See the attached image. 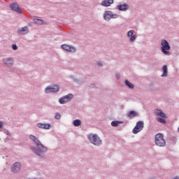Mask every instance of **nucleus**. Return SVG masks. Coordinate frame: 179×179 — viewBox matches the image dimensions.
I'll return each mask as SVG.
<instances>
[{
  "mask_svg": "<svg viewBox=\"0 0 179 179\" xmlns=\"http://www.w3.org/2000/svg\"><path fill=\"white\" fill-rule=\"evenodd\" d=\"M34 142L35 145H36L37 148L32 146L31 147V150H32L34 153H36L37 156H39V157L44 159L45 157V153L48 151V148L43 145L41 141L37 138L34 140Z\"/></svg>",
  "mask_w": 179,
  "mask_h": 179,
  "instance_id": "f257e3e1",
  "label": "nucleus"
},
{
  "mask_svg": "<svg viewBox=\"0 0 179 179\" xmlns=\"http://www.w3.org/2000/svg\"><path fill=\"white\" fill-rule=\"evenodd\" d=\"M87 139L90 143L94 145V146H100L103 145V141L97 134H90L87 136Z\"/></svg>",
  "mask_w": 179,
  "mask_h": 179,
  "instance_id": "f03ea898",
  "label": "nucleus"
},
{
  "mask_svg": "<svg viewBox=\"0 0 179 179\" xmlns=\"http://www.w3.org/2000/svg\"><path fill=\"white\" fill-rule=\"evenodd\" d=\"M161 51L164 55H171L170 50H171V46L170 43L166 39H163L161 42Z\"/></svg>",
  "mask_w": 179,
  "mask_h": 179,
  "instance_id": "7ed1b4c3",
  "label": "nucleus"
},
{
  "mask_svg": "<svg viewBox=\"0 0 179 179\" xmlns=\"http://www.w3.org/2000/svg\"><path fill=\"white\" fill-rule=\"evenodd\" d=\"M155 144L159 148H164L166 146V140H164V134H157L155 135Z\"/></svg>",
  "mask_w": 179,
  "mask_h": 179,
  "instance_id": "20e7f679",
  "label": "nucleus"
},
{
  "mask_svg": "<svg viewBox=\"0 0 179 179\" xmlns=\"http://www.w3.org/2000/svg\"><path fill=\"white\" fill-rule=\"evenodd\" d=\"M120 15L114 14L111 10H106L103 13V19L106 22H110L111 19H117Z\"/></svg>",
  "mask_w": 179,
  "mask_h": 179,
  "instance_id": "39448f33",
  "label": "nucleus"
},
{
  "mask_svg": "<svg viewBox=\"0 0 179 179\" xmlns=\"http://www.w3.org/2000/svg\"><path fill=\"white\" fill-rule=\"evenodd\" d=\"M61 90V87L58 85H52L48 86L45 89V93L48 94V93H58Z\"/></svg>",
  "mask_w": 179,
  "mask_h": 179,
  "instance_id": "423d86ee",
  "label": "nucleus"
},
{
  "mask_svg": "<svg viewBox=\"0 0 179 179\" xmlns=\"http://www.w3.org/2000/svg\"><path fill=\"white\" fill-rule=\"evenodd\" d=\"M145 127V123L143 122V121L142 120H139L136 122V126L134 127V128L133 129V134H134V135H136V134H139V132H141V131H142V129H143Z\"/></svg>",
  "mask_w": 179,
  "mask_h": 179,
  "instance_id": "0eeeda50",
  "label": "nucleus"
},
{
  "mask_svg": "<svg viewBox=\"0 0 179 179\" xmlns=\"http://www.w3.org/2000/svg\"><path fill=\"white\" fill-rule=\"evenodd\" d=\"M73 99V94L70 93L67 95H65L61 97L59 99V103L60 104H66V103H69V101H71V100H72Z\"/></svg>",
  "mask_w": 179,
  "mask_h": 179,
  "instance_id": "6e6552de",
  "label": "nucleus"
},
{
  "mask_svg": "<svg viewBox=\"0 0 179 179\" xmlns=\"http://www.w3.org/2000/svg\"><path fill=\"white\" fill-rule=\"evenodd\" d=\"M61 48H62V50H64L65 51H67V52H76V48L72 45L63 44L61 45Z\"/></svg>",
  "mask_w": 179,
  "mask_h": 179,
  "instance_id": "1a4fd4ad",
  "label": "nucleus"
},
{
  "mask_svg": "<svg viewBox=\"0 0 179 179\" xmlns=\"http://www.w3.org/2000/svg\"><path fill=\"white\" fill-rule=\"evenodd\" d=\"M20 162H15L13 166H11V173L13 174H17V173L20 172Z\"/></svg>",
  "mask_w": 179,
  "mask_h": 179,
  "instance_id": "9d476101",
  "label": "nucleus"
},
{
  "mask_svg": "<svg viewBox=\"0 0 179 179\" xmlns=\"http://www.w3.org/2000/svg\"><path fill=\"white\" fill-rule=\"evenodd\" d=\"M10 8L11 10H14V12H17V13H19L20 15L22 14V8H20L17 3L10 4Z\"/></svg>",
  "mask_w": 179,
  "mask_h": 179,
  "instance_id": "9b49d317",
  "label": "nucleus"
},
{
  "mask_svg": "<svg viewBox=\"0 0 179 179\" xmlns=\"http://www.w3.org/2000/svg\"><path fill=\"white\" fill-rule=\"evenodd\" d=\"M3 64L6 65L8 68H10L13 65V58L12 57H7L3 59Z\"/></svg>",
  "mask_w": 179,
  "mask_h": 179,
  "instance_id": "f8f14e48",
  "label": "nucleus"
},
{
  "mask_svg": "<svg viewBox=\"0 0 179 179\" xmlns=\"http://www.w3.org/2000/svg\"><path fill=\"white\" fill-rule=\"evenodd\" d=\"M70 79H72L74 82V83H77V85H80L81 86H83L85 85V82L83 79H78L75 78V76L71 75L69 76Z\"/></svg>",
  "mask_w": 179,
  "mask_h": 179,
  "instance_id": "ddd939ff",
  "label": "nucleus"
},
{
  "mask_svg": "<svg viewBox=\"0 0 179 179\" xmlns=\"http://www.w3.org/2000/svg\"><path fill=\"white\" fill-rule=\"evenodd\" d=\"M117 9L120 12H125L129 9V5H128L127 3H124V4H120L117 6Z\"/></svg>",
  "mask_w": 179,
  "mask_h": 179,
  "instance_id": "4468645a",
  "label": "nucleus"
},
{
  "mask_svg": "<svg viewBox=\"0 0 179 179\" xmlns=\"http://www.w3.org/2000/svg\"><path fill=\"white\" fill-rule=\"evenodd\" d=\"M127 117L129 118L130 120H132V118H135V117H138L139 115V113L135 110H130L126 114Z\"/></svg>",
  "mask_w": 179,
  "mask_h": 179,
  "instance_id": "2eb2a0df",
  "label": "nucleus"
},
{
  "mask_svg": "<svg viewBox=\"0 0 179 179\" xmlns=\"http://www.w3.org/2000/svg\"><path fill=\"white\" fill-rule=\"evenodd\" d=\"M17 33L20 36L27 34L29 33V28L27 27H23L21 29H18Z\"/></svg>",
  "mask_w": 179,
  "mask_h": 179,
  "instance_id": "dca6fc26",
  "label": "nucleus"
},
{
  "mask_svg": "<svg viewBox=\"0 0 179 179\" xmlns=\"http://www.w3.org/2000/svg\"><path fill=\"white\" fill-rule=\"evenodd\" d=\"M155 113L156 115L161 117V118H168L167 115L160 109H155Z\"/></svg>",
  "mask_w": 179,
  "mask_h": 179,
  "instance_id": "f3484780",
  "label": "nucleus"
},
{
  "mask_svg": "<svg viewBox=\"0 0 179 179\" xmlns=\"http://www.w3.org/2000/svg\"><path fill=\"white\" fill-rule=\"evenodd\" d=\"M114 3V0H103L101 3V5L102 6H104L105 8H108V6H111Z\"/></svg>",
  "mask_w": 179,
  "mask_h": 179,
  "instance_id": "a211bd4d",
  "label": "nucleus"
},
{
  "mask_svg": "<svg viewBox=\"0 0 179 179\" xmlns=\"http://www.w3.org/2000/svg\"><path fill=\"white\" fill-rule=\"evenodd\" d=\"M162 78H166L169 73V69H167V65H164L162 67Z\"/></svg>",
  "mask_w": 179,
  "mask_h": 179,
  "instance_id": "6ab92c4d",
  "label": "nucleus"
},
{
  "mask_svg": "<svg viewBox=\"0 0 179 179\" xmlns=\"http://www.w3.org/2000/svg\"><path fill=\"white\" fill-rule=\"evenodd\" d=\"M124 85L127 87H129V89H134L135 88V85L132 83L129 82V80H124Z\"/></svg>",
  "mask_w": 179,
  "mask_h": 179,
  "instance_id": "aec40b11",
  "label": "nucleus"
},
{
  "mask_svg": "<svg viewBox=\"0 0 179 179\" xmlns=\"http://www.w3.org/2000/svg\"><path fill=\"white\" fill-rule=\"evenodd\" d=\"M120 124H124V121L113 120L111 122V127H117Z\"/></svg>",
  "mask_w": 179,
  "mask_h": 179,
  "instance_id": "412c9836",
  "label": "nucleus"
},
{
  "mask_svg": "<svg viewBox=\"0 0 179 179\" xmlns=\"http://www.w3.org/2000/svg\"><path fill=\"white\" fill-rule=\"evenodd\" d=\"M34 22L36 24H44L45 23V22H44V20H43L41 19H38V18H34Z\"/></svg>",
  "mask_w": 179,
  "mask_h": 179,
  "instance_id": "4be33fe9",
  "label": "nucleus"
},
{
  "mask_svg": "<svg viewBox=\"0 0 179 179\" xmlns=\"http://www.w3.org/2000/svg\"><path fill=\"white\" fill-rule=\"evenodd\" d=\"M73 125L74 127H80V125H82V121H80L79 119H76L73 120Z\"/></svg>",
  "mask_w": 179,
  "mask_h": 179,
  "instance_id": "5701e85b",
  "label": "nucleus"
},
{
  "mask_svg": "<svg viewBox=\"0 0 179 179\" xmlns=\"http://www.w3.org/2000/svg\"><path fill=\"white\" fill-rule=\"evenodd\" d=\"M157 121H158V122H160V124H166L167 122L166 121V120L163 117H157Z\"/></svg>",
  "mask_w": 179,
  "mask_h": 179,
  "instance_id": "b1692460",
  "label": "nucleus"
},
{
  "mask_svg": "<svg viewBox=\"0 0 179 179\" xmlns=\"http://www.w3.org/2000/svg\"><path fill=\"white\" fill-rule=\"evenodd\" d=\"M136 40V34H134L133 36H130L129 41L130 43H134Z\"/></svg>",
  "mask_w": 179,
  "mask_h": 179,
  "instance_id": "393cba45",
  "label": "nucleus"
},
{
  "mask_svg": "<svg viewBox=\"0 0 179 179\" xmlns=\"http://www.w3.org/2000/svg\"><path fill=\"white\" fill-rule=\"evenodd\" d=\"M51 128V124L50 123L44 124L43 123V129H50Z\"/></svg>",
  "mask_w": 179,
  "mask_h": 179,
  "instance_id": "a878e982",
  "label": "nucleus"
},
{
  "mask_svg": "<svg viewBox=\"0 0 179 179\" xmlns=\"http://www.w3.org/2000/svg\"><path fill=\"white\" fill-rule=\"evenodd\" d=\"M36 127H38V128H40L41 129H44V123H38L36 124Z\"/></svg>",
  "mask_w": 179,
  "mask_h": 179,
  "instance_id": "bb28decb",
  "label": "nucleus"
},
{
  "mask_svg": "<svg viewBox=\"0 0 179 179\" xmlns=\"http://www.w3.org/2000/svg\"><path fill=\"white\" fill-rule=\"evenodd\" d=\"M55 118V120H61V113H56Z\"/></svg>",
  "mask_w": 179,
  "mask_h": 179,
  "instance_id": "cd10ccee",
  "label": "nucleus"
},
{
  "mask_svg": "<svg viewBox=\"0 0 179 179\" xmlns=\"http://www.w3.org/2000/svg\"><path fill=\"white\" fill-rule=\"evenodd\" d=\"M134 35V30H130L127 32V37H131Z\"/></svg>",
  "mask_w": 179,
  "mask_h": 179,
  "instance_id": "c85d7f7f",
  "label": "nucleus"
},
{
  "mask_svg": "<svg viewBox=\"0 0 179 179\" xmlns=\"http://www.w3.org/2000/svg\"><path fill=\"white\" fill-rule=\"evenodd\" d=\"M36 138L37 137H36L33 134L29 135V139H31V141H33V142L34 141H36Z\"/></svg>",
  "mask_w": 179,
  "mask_h": 179,
  "instance_id": "c756f323",
  "label": "nucleus"
},
{
  "mask_svg": "<svg viewBox=\"0 0 179 179\" xmlns=\"http://www.w3.org/2000/svg\"><path fill=\"white\" fill-rule=\"evenodd\" d=\"M18 47H17V45L13 43L12 45V49L14 50V51H16L17 50Z\"/></svg>",
  "mask_w": 179,
  "mask_h": 179,
  "instance_id": "7c9ffc66",
  "label": "nucleus"
},
{
  "mask_svg": "<svg viewBox=\"0 0 179 179\" xmlns=\"http://www.w3.org/2000/svg\"><path fill=\"white\" fill-rule=\"evenodd\" d=\"M90 89H94L96 87V84L92 83L90 85H89Z\"/></svg>",
  "mask_w": 179,
  "mask_h": 179,
  "instance_id": "2f4dec72",
  "label": "nucleus"
},
{
  "mask_svg": "<svg viewBox=\"0 0 179 179\" xmlns=\"http://www.w3.org/2000/svg\"><path fill=\"white\" fill-rule=\"evenodd\" d=\"M115 76L117 80H120V79H121V75H120V73H116Z\"/></svg>",
  "mask_w": 179,
  "mask_h": 179,
  "instance_id": "473e14b6",
  "label": "nucleus"
},
{
  "mask_svg": "<svg viewBox=\"0 0 179 179\" xmlns=\"http://www.w3.org/2000/svg\"><path fill=\"white\" fill-rule=\"evenodd\" d=\"M3 128V122L0 121V129H2Z\"/></svg>",
  "mask_w": 179,
  "mask_h": 179,
  "instance_id": "72a5a7b5",
  "label": "nucleus"
},
{
  "mask_svg": "<svg viewBox=\"0 0 179 179\" xmlns=\"http://www.w3.org/2000/svg\"><path fill=\"white\" fill-rule=\"evenodd\" d=\"M96 64L98 65V66H103V63H101V62H98Z\"/></svg>",
  "mask_w": 179,
  "mask_h": 179,
  "instance_id": "f704fd0d",
  "label": "nucleus"
},
{
  "mask_svg": "<svg viewBox=\"0 0 179 179\" xmlns=\"http://www.w3.org/2000/svg\"><path fill=\"white\" fill-rule=\"evenodd\" d=\"M6 134V135H8V136H10V133L9 132V131H7Z\"/></svg>",
  "mask_w": 179,
  "mask_h": 179,
  "instance_id": "c9c22d12",
  "label": "nucleus"
},
{
  "mask_svg": "<svg viewBox=\"0 0 179 179\" xmlns=\"http://www.w3.org/2000/svg\"><path fill=\"white\" fill-rule=\"evenodd\" d=\"M173 179H179L178 176H176L175 178H173Z\"/></svg>",
  "mask_w": 179,
  "mask_h": 179,
  "instance_id": "e433bc0d",
  "label": "nucleus"
},
{
  "mask_svg": "<svg viewBox=\"0 0 179 179\" xmlns=\"http://www.w3.org/2000/svg\"><path fill=\"white\" fill-rule=\"evenodd\" d=\"M34 179H37V178H34Z\"/></svg>",
  "mask_w": 179,
  "mask_h": 179,
  "instance_id": "4c0bfd02",
  "label": "nucleus"
},
{
  "mask_svg": "<svg viewBox=\"0 0 179 179\" xmlns=\"http://www.w3.org/2000/svg\"><path fill=\"white\" fill-rule=\"evenodd\" d=\"M108 1H111V0H108Z\"/></svg>",
  "mask_w": 179,
  "mask_h": 179,
  "instance_id": "58836bf2",
  "label": "nucleus"
},
{
  "mask_svg": "<svg viewBox=\"0 0 179 179\" xmlns=\"http://www.w3.org/2000/svg\"><path fill=\"white\" fill-rule=\"evenodd\" d=\"M29 179H31V178H29Z\"/></svg>",
  "mask_w": 179,
  "mask_h": 179,
  "instance_id": "ea45409f",
  "label": "nucleus"
}]
</instances>
